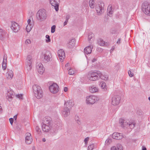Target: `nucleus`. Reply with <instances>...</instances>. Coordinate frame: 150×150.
<instances>
[{"instance_id": "14", "label": "nucleus", "mask_w": 150, "mask_h": 150, "mask_svg": "<svg viewBox=\"0 0 150 150\" xmlns=\"http://www.w3.org/2000/svg\"><path fill=\"white\" fill-rule=\"evenodd\" d=\"M11 28L13 31L15 33L17 32L20 30L18 24L15 22H12Z\"/></svg>"}, {"instance_id": "22", "label": "nucleus", "mask_w": 150, "mask_h": 150, "mask_svg": "<svg viewBox=\"0 0 150 150\" xmlns=\"http://www.w3.org/2000/svg\"><path fill=\"white\" fill-rule=\"evenodd\" d=\"M37 68L38 70V72L40 74H42L45 70L44 68L43 67L42 64L41 63H39L37 66Z\"/></svg>"}, {"instance_id": "20", "label": "nucleus", "mask_w": 150, "mask_h": 150, "mask_svg": "<svg viewBox=\"0 0 150 150\" xmlns=\"http://www.w3.org/2000/svg\"><path fill=\"white\" fill-rule=\"evenodd\" d=\"M14 95L15 93L14 92L11 90H9L8 91L7 98L9 101H10L12 98L14 97Z\"/></svg>"}, {"instance_id": "36", "label": "nucleus", "mask_w": 150, "mask_h": 150, "mask_svg": "<svg viewBox=\"0 0 150 150\" xmlns=\"http://www.w3.org/2000/svg\"><path fill=\"white\" fill-rule=\"evenodd\" d=\"M46 38L47 39L46 40V42L47 43L50 42L51 41L50 39V36L49 35H46Z\"/></svg>"}, {"instance_id": "41", "label": "nucleus", "mask_w": 150, "mask_h": 150, "mask_svg": "<svg viewBox=\"0 0 150 150\" xmlns=\"http://www.w3.org/2000/svg\"><path fill=\"white\" fill-rule=\"evenodd\" d=\"M94 145L91 144L89 146L88 148V150H93L94 148Z\"/></svg>"}, {"instance_id": "53", "label": "nucleus", "mask_w": 150, "mask_h": 150, "mask_svg": "<svg viewBox=\"0 0 150 150\" xmlns=\"http://www.w3.org/2000/svg\"><path fill=\"white\" fill-rule=\"evenodd\" d=\"M121 39L120 38H119L118 41L117 42V43L118 44H120V43Z\"/></svg>"}, {"instance_id": "7", "label": "nucleus", "mask_w": 150, "mask_h": 150, "mask_svg": "<svg viewBox=\"0 0 150 150\" xmlns=\"http://www.w3.org/2000/svg\"><path fill=\"white\" fill-rule=\"evenodd\" d=\"M99 100L98 97L95 96H90L86 97V102L88 104H93Z\"/></svg>"}, {"instance_id": "19", "label": "nucleus", "mask_w": 150, "mask_h": 150, "mask_svg": "<svg viewBox=\"0 0 150 150\" xmlns=\"http://www.w3.org/2000/svg\"><path fill=\"white\" fill-rule=\"evenodd\" d=\"M93 46L91 45H89V46L85 47L84 50V53L85 54H88L91 53L92 52V50L93 48Z\"/></svg>"}, {"instance_id": "39", "label": "nucleus", "mask_w": 150, "mask_h": 150, "mask_svg": "<svg viewBox=\"0 0 150 150\" xmlns=\"http://www.w3.org/2000/svg\"><path fill=\"white\" fill-rule=\"evenodd\" d=\"M117 148L118 150H123V148L121 145L120 144L117 145Z\"/></svg>"}, {"instance_id": "28", "label": "nucleus", "mask_w": 150, "mask_h": 150, "mask_svg": "<svg viewBox=\"0 0 150 150\" xmlns=\"http://www.w3.org/2000/svg\"><path fill=\"white\" fill-rule=\"evenodd\" d=\"M95 0H90L89 2L90 7L91 8H93L95 6Z\"/></svg>"}, {"instance_id": "50", "label": "nucleus", "mask_w": 150, "mask_h": 150, "mask_svg": "<svg viewBox=\"0 0 150 150\" xmlns=\"http://www.w3.org/2000/svg\"><path fill=\"white\" fill-rule=\"evenodd\" d=\"M110 33L112 34H115L116 33V31L113 30H111L110 31Z\"/></svg>"}, {"instance_id": "63", "label": "nucleus", "mask_w": 150, "mask_h": 150, "mask_svg": "<svg viewBox=\"0 0 150 150\" xmlns=\"http://www.w3.org/2000/svg\"><path fill=\"white\" fill-rule=\"evenodd\" d=\"M148 99L149 100H150V97L148 98Z\"/></svg>"}, {"instance_id": "26", "label": "nucleus", "mask_w": 150, "mask_h": 150, "mask_svg": "<svg viewBox=\"0 0 150 150\" xmlns=\"http://www.w3.org/2000/svg\"><path fill=\"white\" fill-rule=\"evenodd\" d=\"M7 76L8 79H11L13 76V73L11 70L8 71L7 73Z\"/></svg>"}, {"instance_id": "16", "label": "nucleus", "mask_w": 150, "mask_h": 150, "mask_svg": "<svg viewBox=\"0 0 150 150\" xmlns=\"http://www.w3.org/2000/svg\"><path fill=\"white\" fill-rule=\"evenodd\" d=\"M26 136L25 138V142L28 144H30L31 143L32 141L31 134L29 133H27L26 134Z\"/></svg>"}, {"instance_id": "62", "label": "nucleus", "mask_w": 150, "mask_h": 150, "mask_svg": "<svg viewBox=\"0 0 150 150\" xmlns=\"http://www.w3.org/2000/svg\"><path fill=\"white\" fill-rule=\"evenodd\" d=\"M68 63H67V64H66L65 65V67H67L68 66Z\"/></svg>"}, {"instance_id": "61", "label": "nucleus", "mask_w": 150, "mask_h": 150, "mask_svg": "<svg viewBox=\"0 0 150 150\" xmlns=\"http://www.w3.org/2000/svg\"><path fill=\"white\" fill-rule=\"evenodd\" d=\"M42 141L44 142H45L46 141V139L45 138H44L42 139Z\"/></svg>"}, {"instance_id": "8", "label": "nucleus", "mask_w": 150, "mask_h": 150, "mask_svg": "<svg viewBox=\"0 0 150 150\" xmlns=\"http://www.w3.org/2000/svg\"><path fill=\"white\" fill-rule=\"evenodd\" d=\"M26 60V69L28 71H30L31 70L32 67L31 64L32 62V56L30 55H28Z\"/></svg>"}, {"instance_id": "56", "label": "nucleus", "mask_w": 150, "mask_h": 150, "mask_svg": "<svg viewBox=\"0 0 150 150\" xmlns=\"http://www.w3.org/2000/svg\"><path fill=\"white\" fill-rule=\"evenodd\" d=\"M146 148L145 146H143L142 147V150H146Z\"/></svg>"}, {"instance_id": "30", "label": "nucleus", "mask_w": 150, "mask_h": 150, "mask_svg": "<svg viewBox=\"0 0 150 150\" xmlns=\"http://www.w3.org/2000/svg\"><path fill=\"white\" fill-rule=\"evenodd\" d=\"M33 27V25L32 24L28 25L27 26L26 29L28 33L31 30L32 28Z\"/></svg>"}, {"instance_id": "42", "label": "nucleus", "mask_w": 150, "mask_h": 150, "mask_svg": "<svg viewBox=\"0 0 150 150\" xmlns=\"http://www.w3.org/2000/svg\"><path fill=\"white\" fill-rule=\"evenodd\" d=\"M16 96V97L19 98L20 99H22L23 98V95L22 94H17Z\"/></svg>"}, {"instance_id": "51", "label": "nucleus", "mask_w": 150, "mask_h": 150, "mask_svg": "<svg viewBox=\"0 0 150 150\" xmlns=\"http://www.w3.org/2000/svg\"><path fill=\"white\" fill-rule=\"evenodd\" d=\"M111 150H117V148L115 146H113L111 147Z\"/></svg>"}, {"instance_id": "34", "label": "nucleus", "mask_w": 150, "mask_h": 150, "mask_svg": "<svg viewBox=\"0 0 150 150\" xmlns=\"http://www.w3.org/2000/svg\"><path fill=\"white\" fill-rule=\"evenodd\" d=\"M94 36V34L92 33H90L89 34V35H88V39L90 42H91V40Z\"/></svg>"}, {"instance_id": "55", "label": "nucleus", "mask_w": 150, "mask_h": 150, "mask_svg": "<svg viewBox=\"0 0 150 150\" xmlns=\"http://www.w3.org/2000/svg\"><path fill=\"white\" fill-rule=\"evenodd\" d=\"M68 90V88L67 87H65L64 89V91L65 92H67Z\"/></svg>"}, {"instance_id": "37", "label": "nucleus", "mask_w": 150, "mask_h": 150, "mask_svg": "<svg viewBox=\"0 0 150 150\" xmlns=\"http://www.w3.org/2000/svg\"><path fill=\"white\" fill-rule=\"evenodd\" d=\"M56 26L55 25H53L52 26L51 28V32L52 33H53L54 32L55 30Z\"/></svg>"}, {"instance_id": "27", "label": "nucleus", "mask_w": 150, "mask_h": 150, "mask_svg": "<svg viewBox=\"0 0 150 150\" xmlns=\"http://www.w3.org/2000/svg\"><path fill=\"white\" fill-rule=\"evenodd\" d=\"M101 79L105 81H107L108 80V77L107 75L103 74H101V76L100 77Z\"/></svg>"}, {"instance_id": "6", "label": "nucleus", "mask_w": 150, "mask_h": 150, "mask_svg": "<svg viewBox=\"0 0 150 150\" xmlns=\"http://www.w3.org/2000/svg\"><path fill=\"white\" fill-rule=\"evenodd\" d=\"M101 73L99 71H93L90 73L89 80L92 81H95L100 78Z\"/></svg>"}, {"instance_id": "60", "label": "nucleus", "mask_w": 150, "mask_h": 150, "mask_svg": "<svg viewBox=\"0 0 150 150\" xmlns=\"http://www.w3.org/2000/svg\"><path fill=\"white\" fill-rule=\"evenodd\" d=\"M3 1L4 0H0V4L2 3Z\"/></svg>"}, {"instance_id": "54", "label": "nucleus", "mask_w": 150, "mask_h": 150, "mask_svg": "<svg viewBox=\"0 0 150 150\" xmlns=\"http://www.w3.org/2000/svg\"><path fill=\"white\" fill-rule=\"evenodd\" d=\"M31 20H30V19H28L27 21V22L28 23V25H30V24H30V22H31Z\"/></svg>"}, {"instance_id": "59", "label": "nucleus", "mask_w": 150, "mask_h": 150, "mask_svg": "<svg viewBox=\"0 0 150 150\" xmlns=\"http://www.w3.org/2000/svg\"><path fill=\"white\" fill-rule=\"evenodd\" d=\"M115 48L114 47H112L111 49V50H112L113 51L114 50Z\"/></svg>"}, {"instance_id": "18", "label": "nucleus", "mask_w": 150, "mask_h": 150, "mask_svg": "<svg viewBox=\"0 0 150 150\" xmlns=\"http://www.w3.org/2000/svg\"><path fill=\"white\" fill-rule=\"evenodd\" d=\"M42 127L43 131L45 132H49L52 128V126L50 125H42Z\"/></svg>"}, {"instance_id": "57", "label": "nucleus", "mask_w": 150, "mask_h": 150, "mask_svg": "<svg viewBox=\"0 0 150 150\" xmlns=\"http://www.w3.org/2000/svg\"><path fill=\"white\" fill-rule=\"evenodd\" d=\"M17 118V115H15L13 117V119H14V120H16Z\"/></svg>"}, {"instance_id": "25", "label": "nucleus", "mask_w": 150, "mask_h": 150, "mask_svg": "<svg viewBox=\"0 0 150 150\" xmlns=\"http://www.w3.org/2000/svg\"><path fill=\"white\" fill-rule=\"evenodd\" d=\"M6 34L4 32L2 29H0V40H3L5 37V35Z\"/></svg>"}, {"instance_id": "52", "label": "nucleus", "mask_w": 150, "mask_h": 150, "mask_svg": "<svg viewBox=\"0 0 150 150\" xmlns=\"http://www.w3.org/2000/svg\"><path fill=\"white\" fill-rule=\"evenodd\" d=\"M68 21L66 20L65 21L64 23V26L66 25L67 24Z\"/></svg>"}, {"instance_id": "10", "label": "nucleus", "mask_w": 150, "mask_h": 150, "mask_svg": "<svg viewBox=\"0 0 150 150\" xmlns=\"http://www.w3.org/2000/svg\"><path fill=\"white\" fill-rule=\"evenodd\" d=\"M59 86L56 83H54L50 86L49 88L50 91L53 93H56L58 91Z\"/></svg>"}, {"instance_id": "35", "label": "nucleus", "mask_w": 150, "mask_h": 150, "mask_svg": "<svg viewBox=\"0 0 150 150\" xmlns=\"http://www.w3.org/2000/svg\"><path fill=\"white\" fill-rule=\"evenodd\" d=\"M2 67L3 70L6 69V62L4 61L3 62L2 64Z\"/></svg>"}, {"instance_id": "38", "label": "nucleus", "mask_w": 150, "mask_h": 150, "mask_svg": "<svg viewBox=\"0 0 150 150\" xmlns=\"http://www.w3.org/2000/svg\"><path fill=\"white\" fill-rule=\"evenodd\" d=\"M38 134H40L41 133V131L38 126H36L35 128Z\"/></svg>"}, {"instance_id": "31", "label": "nucleus", "mask_w": 150, "mask_h": 150, "mask_svg": "<svg viewBox=\"0 0 150 150\" xmlns=\"http://www.w3.org/2000/svg\"><path fill=\"white\" fill-rule=\"evenodd\" d=\"M100 86L102 89H106L107 86L106 85V83L104 82H101L100 83Z\"/></svg>"}, {"instance_id": "15", "label": "nucleus", "mask_w": 150, "mask_h": 150, "mask_svg": "<svg viewBox=\"0 0 150 150\" xmlns=\"http://www.w3.org/2000/svg\"><path fill=\"white\" fill-rule=\"evenodd\" d=\"M112 137L114 139L116 140H120L122 139L123 137L122 134L117 132H115L112 134Z\"/></svg>"}, {"instance_id": "2", "label": "nucleus", "mask_w": 150, "mask_h": 150, "mask_svg": "<svg viewBox=\"0 0 150 150\" xmlns=\"http://www.w3.org/2000/svg\"><path fill=\"white\" fill-rule=\"evenodd\" d=\"M36 17L40 22L45 21L47 17L46 10L44 9H41L38 11L36 13Z\"/></svg>"}, {"instance_id": "13", "label": "nucleus", "mask_w": 150, "mask_h": 150, "mask_svg": "<svg viewBox=\"0 0 150 150\" xmlns=\"http://www.w3.org/2000/svg\"><path fill=\"white\" fill-rule=\"evenodd\" d=\"M104 6V3L102 2H100V4H99L98 5L96 6V10L98 15L102 13Z\"/></svg>"}, {"instance_id": "49", "label": "nucleus", "mask_w": 150, "mask_h": 150, "mask_svg": "<svg viewBox=\"0 0 150 150\" xmlns=\"http://www.w3.org/2000/svg\"><path fill=\"white\" fill-rule=\"evenodd\" d=\"M70 16L69 14L66 15V20L68 21L69 19L70 18Z\"/></svg>"}, {"instance_id": "5", "label": "nucleus", "mask_w": 150, "mask_h": 150, "mask_svg": "<svg viewBox=\"0 0 150 150\" xmlns=\"http://www.w3.org/2000/svg\"><path fill=\"white\" fill-rule=\"evenodd\" d=\"M41 57L43 59V61L45 63L50 61L52 57L51 52L48 50H44L42 53Z\"/></svg>"}, {"instance_id": "47", "label": "nucleus", "mask_w": 150, "mask_h": 150, "mask_svg": "<svg viewBox=\"0 0 150 150\" xmlns=\"http://www.w3.org/2000/svg\"><path fill=\"white\" fill-rule=\"evenodd\" d=\"M25 42L26 44H30L31 43V41L29 39H27L26 40Z\"/></svg>"}, {"instance_id": "11", "label": "nucleus", "mask_w": 150, "mask_h": 150, "mask_svg": "<svg viewBox=\"0 0 150 150\" xmlns=\"http://www.w3.org/2000/svg\"><path fill=\"white\" fill-rule=\"evenodd\" d=\"M121 99V97L119 96H115L112 98V103L114 105L119 104Z\"/></svg>"}, {"instance_id": "4", "label": "nucleus", "mask_w": 150, "mask_h": 150, "mask_svg": "<svg viewBox=\"0 0 150 150\" xmlns=\"http://www.w3.org/2000/svg\"><path fill=\"white\" fill-rule=\"evenodd\" d=\"M33 89L35 96L38 99H40L43 96L42 91L41 87L38 85L33 86Z\"/></svg>"}, {"instance_id": "33", "label": "nucleus", "mask_w": 150, "mask_h": 150, "mask_svg": "<svg viewBox=\"0 0 150 150\" xmlns=\"http://www.w3.org/2000/svg\"><path fill=\"white\" fill-rule=\"evenodd\" d=\"M98 44L101 46H103L104 45L105 42L102 39H99L98 40Z\"/></svg>"}, {"instance_id": "58", "label": "nucleus", "mask_w": 150, "mask_h": 150, "mask_svg": "<svg viewBox=\"0 0 150 150\" xmlns=\"http://www.w3.org/2000/svg\"><path fill=\"white\" fill-rule=\"evenodd\" d=\"M96 59L95 58H93L92 60V62H93L96 61Z\"/></svg>"}, {"instance_id": "44", "label": "nucleus", "mask_w": 150, "mask_h": 150, "mask_svg": "<svg viewBox=\"0 0 150 150\" xmlns=\"http://www.w3.org/2000/svg\"><path fill=\"white\" fill-rule=\"evenodd\" d=\"M128 73L129 74V76L131 77H132L134 76V74L132 73L130 70H129L128 71Z\"/></svg>"}, {"instance_id": "40", "label": "nucleus", "mask_w": 150, "mask_h": 150, "mask_svg": "<svg viewBox=\"0 0 150 150\" xmlns=\"http://www.w3.org/2000/svg\"><path fill=\"white\" fill-rule=\"evenodd\" d=\"M74 74V72L71 69H70L68 70V74L70 75H72Z\"/></svg>"}, {"instance_id": "23", "label": "nucleus", "mask_w": 150, "mask_h": 150, "mask_svg": "<svg viewBox=\"0 0 150 150\" xmlns=\"http://www.w3.org/2000/svg\"><path fill=\"white\" fill-rule=\"evenodd\" d=\"M51 119L50 117H47L45 118L43 122L42 123V124L44 125H51Z\"/></svg>"}, {"instance_id": "9", "label": "nucleus", "mask_w": 150, "mask_h": 150, "mask_svg": "<svg viewBox=\"0 0 150 150\" xmlns=\"http://www.w3.org/2000/svg\"><path fill=\"white\" fill-rule=\"evenodd\" d=\"M144 13L146 15L150 16V5L147 3H144L142 6Z\"/></svg>"}, {"instance_id": "43", "label": "nucleus", "mask_w": 150, "mask_h": 150, "mask_svg": "<svg viewBox=\"0 0 150 150\" xmlns=\"http://www.w3.org/2000/svg\"><path fill=\"white\" fill-rule=\"evenodd\" d=\"M112 142V140L111 139H107L105 142V143L106 144L108 145L110 143Z\"/></svg>"}, {"instance_id": "21", "label": "nucleus", "mask_w": 150, "mask_h": 150, "mask_svg": "<svg viewBox=\"0 0 150 150\" xmlns=\"http://www.w3.org/2000/svg\"><path fill=\"white\" fill-rule=\"evenodd\" d=\"M75 40L74 39H72L70 40L68 43L67 44V47L69 49H71L75 45Z\"/></svg>"}, {"instance_id": "29", "label": "nucleus", "mask_w": 150, "mask_h": 150, "mask_svg": "<svg viewBox=\"0 0 150 150\" xmlns=\"http://www.w3.org/2000/svg\"><path fill=\"white\" fill-rule=\"evenodd\" d=\"M113 10L111 5H109L108 7L107 12L110 14H112L113 13Z\"/></svg>"}, {"instance_id": "45", "label": "nucleus", "mask_w": 150, "mask_h": 150, "mask_svg": "<svg viewBox=\"0 0 150 150\" xmlns=\"http://www.w3.org/2000/svg\"><path fill=\"white\" fill-rule=\"evenodd\" d=\"M4 61L6 62H7V55H4L3 57V62Z\"/></svg>"}, {"instance_id": "17", "label": "nucleus", "mask_w": 150, "mask_h": 150, "mask_svg": "<svg viewBox=\"0 0 150 150\" xmlns=\"http://www.w3.org/2000/svg\"><path fill=\"white\" fill-rule=\"evenodd\" d=\"M58 56L59 57L61 61H63L65 57V54L64 51L62 49H60L58 51Z\"/></svg>"}, {"instance_id": "32", "label": "nucleus", "mask_w": 150, "mask_h": 150, "mask_svg": "<svg viewBox=\"0 0 150 150\" xmlns=\"http://www.w3.org/2000/svg\"><path fill=\"white\" fill-rule=\"evenodd\" d=\"M75 119L76 123L79 125L81 124V121L79 120V118L78 116L77 115H75Z\"/></svg>"}, {"instance_id": "46", "label": "nucleus", "mask_w": 150, "mask_h": 150, "mask_svg": "<svg viewBox=\"0 0 150 150\" xmlns=\"http://www.w3.org/2000/svg\"><path fill=\"white\" fill-rule=\"evenodd\" d=\"M9 120L10 122V124H11V125H13V122L14 121L13 119L12 118H10L9 119Z\"/></svg>"}, {"instance_id": "1", "label": "nucleus", "mask_w": 150, "mask_h": 150, "mask_svg": "<svg viewBox=\"0 0 150 150\" xmlns=\"http://www.w3.org/2000/svg\"><path fill=\"white\" fill-rule=\"evenodd\" d=\"M72 105V102H70V100H68L65 102L64 108L62 112V114L64 117H67L70 114V109L71 108Z\"/></svg>"}, {"instance_id": "64", "label": "nucleus", "mask_w": 150, "mask_h": 150, "mask_svg": "<svg viewBox=\"0 0 150 150\" xmlns=\"http://www.w3.org/2000/svg\"><path fill=\"white\" fill-rule=\"evenodd\" d=\"M86 1L87 2V3H88V1Z\"/></svg>"}, {"instance_id": "48", "label": "nucleus", "mask_w": 150, "mask_h": 150, "mask_svg": "<svg viewBox=\"0 0 150 150\" xmlns=\"http://www.w3.org/2000/svg\"><path fill=\"white\" fill-rule=\"evenodd\" d=\"M89 139V138L88 137H87L85 139L84 141L85 142V143L86 144H87V143L88 141V140Z\"/></svg>"}, {"instance_id": "3", "label": "nucleus", "mask_w": 150, "mask_h": 150, "mask_svg": "<svg viewBox=\"0 0 150 150\" xmlns=\"http://www.w3.org/2000/svg\"><path fill=\"white\" fill-rule=\"evenodd\" d=\"M119 123L121 127L124 129L129 128L131 129L134 127L135 124L132 122H128L125 120L122 119H120Z\"/></svg>"}, {"instance_id": "24", "label": "nucleus", "mask_w": 150, "mask_h": 150, "mask_svg": "<svg viewBox=\"0 0 150 150\" xmlns=\"http://www.w3.org/2000/svg\"><path fill=\"white\" fill-rule=\"evenodd\" d=\"M98 91V88L95 87L94 86H92L90 87L89 91L92 93H94L97 92Z\"/></svg>"}, {"instance_id": "12", "label": "nucleus", "mask_w": 150, "mask_h": 150, "mask_svg": "<svg viewBox=\"0 0 150 150\" xmlns=\"http://www.w3.org/2000/svg\"><path fill=\"white\" fill-rule=\"evenodd\" d=\"M50 3L54 6L55 11H57L59 10V0H50Z\"/></svg>"}]
</instances>
